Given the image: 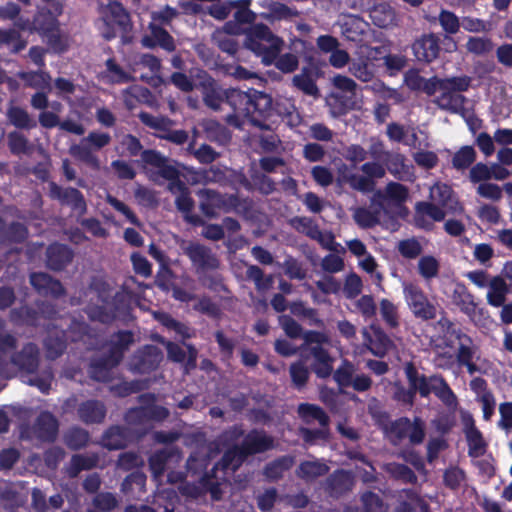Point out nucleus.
I'll use <instances>...</instances> for the list:
<instances>
[{"label": "nucleus", "mask_w": 512, "mask_h": 512, "mask_svg": "<svg viewBox=\"0 0 512 512\" xmlns=\"http://www.w3.org/2000/svg\"><path fill=\"white\" fill-rule=\"evenodd\" d=\"M90 440V434L79 426L70 427L63 435V442L68 449L78 451L85 448Z\"/></svg>", "instance_id": "obj_47"}, {"label": "nucleus", "mask_w": 512, "mask_h": 512, "mask_svg": "<svg viewBox=\"0 0 512 512\" xmlns=\"http://www.w3.org/2000/svg\"><path fill=\"white\" fill-rule=\"evenodd\" d=\"M464 433L468 445V455L473 458L484 455L487 443L483 438L482 432L475 426L472 419L469 424H466Z\"/></svg>", "instance_id": "obj_35"}, {"label": "nucleus", "mask_w": 512, "mask_h": 512, "mask_svg": "<svg viewBox=\"0 0 512 512\" xmlns=\"http://www.w3.org/2000/svg\"><path fill=\"white\" fill-rule=\"evenodd\" d=\"M174 454L175 449L163 448L150 455L148 458L149 470L155 478L161 477L164 474L167 463Z\"/></svg>", "instance_id": "obj_48"}, {"label": "nucleus", "mask_w": 512, "mask_h": 512, "mask_svg": "<svg viewBox=\"0 0 512 512\" xmlns=\"http://www.w3.org/2000/svg\"><path fill=\"white\" fill-rule=\"evenodd\" d=\"M471 81V77L467 75L442 78L440 83V90H448L453 93L460 94L461 92L468 91L471 86Z\"/></svg>", "instance_id": "obj_56"}, {"label": "nucleus", "mask_w": 512, "mask_h": 512, "mask_svg": "<svg viewBox=\"0 0 512 512\" xmlns=\"http://www.w3.org/2000/svg\"><path fill=\"white\" fill-rule=\"evenodd\" d=\"M487 288V303L495 308L503 306L506 302L507 295L512 292L511 287L508 286L504 278L499 275L490 278V283Z\"/></svg>", "instance_id": "obj_32"}, {"label": "nucleus", "mask_w": 512, "mask_h": 512, "mask_svg": "<svg viewBox=\"0 0 512 512\" xmlns=\"http://www.w3.org/2000/svg\"><path fill=\"white\" fill-rule=\"evenodd\" d=\"M438 21L447 35H455L460 30L461 22L458 16L450 10L441 9L438 15Z\"/></svg>", "instance_id": "obj_59"}, {"label": "nucleus", "mask_w": 512, "mask_h": 512, "mask_svg": "<svg viewBox=\"0 0 512 512\" xmlns=\"http://www.w3.org/2000/svg\"><path fill=\"white\" fill-rule=\"evenodd\" d=\"M246 460L247 457L242 455L238 444H236L223 453L221 459L213 467L212 472L221 469L225 474L228 472L234 473Z\"/></svg>", "instance_id": "obj_36"}, {"label": "nucleus", "mask_w": 512, "mask_h": 512, "mask_svg": "<svg viewBox=\"0 0 512 512\" xmlns=\"http://www.w3.org/2000/svg\"><path fill=\"white\" fill-rule=\"evenodd\" d=\"M342 180L350 185L353 189L361 192H370L374 189L375 182L365 175H357L352 172H343Z\"/></svg>", "instance_id": "obj_57"}, {"label": "nucleus", "mask_w": 512, "mask_h": 512, "mask_svg": "<svg viewBox=\"0 0 512 512\" xmlns=\"http://www.w3.org/2000/svg\"><path fill=\"white\" fill-rule=\"evenodd\" d=\"M62 9L59 2L53 1L48 6L38 7L32 20L28 17L18 18L15 27L20 31L37 33L42 36L58 28V16L61 15Z\"/></svg>", "instance_id": "obj_3"}, {"label": "nucleus", "mask_w": 512, "mask_h": 512, "mask_svg": "<svg viewBox=\"0 0 512 512\" xmlns=\"http://www.w3.org/2000/svg\"><path fill=\"white\" fill-rule=\"evenodd\" d=\"M107 21H112L119 30L126 32L130 26V14L119 1H109L102 13Z\"/></svg>", "instance_id": "obj_37"}, {"label": "nucleus", "mask_w": 512, "mask_h": 512, "mask_svg": "<svg viewBox=\"0 0 512 512\" xmlns=\"http://www.w3.org/2000/svg\"><path fill=\"white\" fill-rule=\"evenodd\" d=\"M239 450L247 459L265 453L275 447L274 438L263 429H251L238 444Z\"/></svg>", "instance_id": "obj_11"}, {"label": "nucleus", "mask_w": 512, "mask_h": 512, "mask_svg": "<svg viewBox=\"0 0 512 512\" xmlns=\"http://www.w3.org/2000/svg\"><path fill=\"white\" fill-rule=\"evenodd\" d=\"M354 479L350 472L344 469H337L325 480L324 490L328 496L339 499L352 490Z\"/></svg>", "instance_id": "obj_21"}, {"label": "nucleus", "mask_w": 512, "mask_h": 512, "mask_svg": "<svg viewBox=\"0 0 512 512\" xmlns=\"http://www.w3.org/2000/svg\"><path fill=\"white\" fill-rule=\"evenodd\" d=\"M29 281L33 289L43 297L59 299L66 295V289L60 280L45 272H32Z\"/></svg>", "instance_id": "obj_16"}, {"label": "nucleus", "mask_w": 512, "mask_h": 512, "mask_svg": "<svg viewBox=\"0 0 512 512\" xmlns=\"http://www.w3.org/2000/svg\"><path fill=\"white\" fill-rule=\"evenodd\" d=\"M376 422L393 445L400 444L406 438L412 445H420L425 439V423L418 416L412 421L406 416L390 421L389 414L381 412Z\"/></svg>", "instance_id": "obj_2"}, {"label": "nucleus", "mask_w": 512, "mask_h": 512, "mask_svg": "<svg viewBox=\"0 0 512 512\" xmlns=\"http://www.w3.org/2000/svg\"><path fill=\"white\" fill-rule=\"evenodd\" d=\"M200 198L199 209L208 219H216L220 214L221 193L213 189H200L198 191Z\"/></svg>", "instance_id": "obj_33"}, {"label": "nucleus", "mask_w": 512, "mask_h": 512, "mask_svg": "<svg viewBox=\"0 0 512 512\" xmlns=\"http://www.w3.org/2000/svg\"><path fill=\"white\" fill-rule=\"evenodd\" d=\"M3 46L8 47L11 53L17 54L26 48L27 41L22 38L20 32L16 29L0 28V47Z\"/></svg>", "instance_id": "obj_50"}, {"label": "nucleus", "mask_w": 512, "mask_h": 512, "mask_svg": "<svg viewBox=\"0 0 512 512\" xmlns=\"http://www.w3.org/2000/svg\"><path fill=\"white\" fill-rule=\"evenodd\" d=\"M291 226L310 239L322 242V231L312 218L296 216L290 220Z\"/></svg>", "instance_id": "obj_49"}, {"label": "nucleus", "mask_w": 512, "mask_h": 512, "mask_svg": "<svg viewBox=\"0 0 512 512\" xmlns=\"http://www.w3.org/2000/svg\"><path fill=\"white\" fill-rule=\"evenodd\" d=\"M130 439V428L122 425H112L104 432L102 444L109 450H119L125 448Z\"/></svg>", "instance_id": "obj_30"}, {"label": "nucleus", "mask_w": 512, "mask_h": 512, "mask_svg": "<svg viewBox=\"0 0 512 512\" xmlns=\"http://www.w3.org/2000/svg\"><path fill=\"white\" fill-rule=\"evenodd\" d=\"M34 436L41 442L53 443L59 432L58 419L49 411H42L32 425Z\"/></svg>", "instance_id": "obj_20"}, {"label": "nucleus", "mask_w": 512, "mask_h": 512, "mask_svg": "<svg viewBox=\"0 0 512 512\" xmlns=\"http://www.w3.org/2000/svg\"><path fill=\"white\" fill-rule=\"evenodd\" d=\"M204 79L201 82L203 101L205 105L214 111L220 110L225 104L224 91L218 86L216 81L204 72Z\"/></svg>", "instance_id": "obj_29"}, {"label": "nucleus", "mask_w": 512, "mask_h": 512, "mask_svg": "<svg viewBox=\"0 0 512 512\" xmlns=\"http://www.w3.org/2000/svg\"><path fill=\"white\" fill-rule=\"evenodd\" d=\"M297 413L306 424L317 421L321 427H328L330 422L329 416L324 409L316 404L301 403L298 405Z\"/></svg>", "instance_id": "obj_39"}, {"label": "nucleus", "mask_w": 512, "mask_h": 512, "mask_svg": "<svg viewBox=\"0 0 512 512\" xmlns=\"http://www.w3.org/2000/svg\"><path fill=\"white\" fill-rule=\"evenodd\" d=\"M46 358L56 360L61 357L67 349V342L64 335H49L44 340Z\"/></svg>", "instance_id": "obj_54"}, {"label": "nucleus", "mask_w": 512, "mask_h": 512, "mask_svg": "<svg viewBox=\"0 0 512 512\" xmlns=\"http://www.w3.org/2000/svg\"><path fill=\"white\" fill-rule=\"evenodd\" d=\"M370 17L376 26L384 28L392 21L394 12L389 5L379 4L371 10Z\"/></svg>", "instance_id": "obj_62"}, {"label": "nucleus", "mask_w": 512, "mask_h": 512, "mask_svg": "<svg viewBox=\"0 0 512 512\" xmlns=\"http://www.w3.org/2000/svg\"><path fill=\"white\" fill-rule=\"evenodd\" d=\"M194 205L195 202L191 197L190 190L183 193L182 195L176 196L175 198V206L181 213L184 214L185 220L193 226H203L205 225V220L201 216L192 213Z\"/></svg>", "instance_id": "obj_44"}, {"label": "nucleus", "mask_w": 512, "mask_h": 512, "mask_svg": "<svg viewBox=\"0 0 512 512\" xmlns=\"http://www.w3.org/2000/svg\"><path fill=\"white\" fill-rule=\"evenodd\" d=\"M294 462L295 459L291 455L280 456L265 465L263 474L270 481H278L293 467Z\"/></svg>", "instance_id": "obj_41"}, {"label": "nucleus", "mask_w": 512, "mask_h": 512, "mask_svg": "<svg viewBox=\"0 0 512 512\" xmlns=\"http://www.w3.org/2000/svg\"><path fill=\"white\" fill-rule=\"evenodd\" d=\"M107 415L105 404L97 399L82 401L77 409L79 421L86 425L101 424Z\"/></svg>", "instance_id": "obj_23"}, {"label": "nucleus", "mask_w": 512, "mask_h": 512, "mask_svg": "<svg viewBox=\"0 0 512 512\" xmlns=\"http://www.w3.org/2000/svg\"><path fill=\"white\" fill-rule=\"evenodd\" d=\"M11 364L28 374L37 372L40 363V350L33 342L25 343L21 350L15 351L10 357Z\"/></svg>", "instance_id": "obj_18"}, {"label": "nucleus", "mask_w": 512, "mask_h": 512, "mask_svg": "<svg viewBox=\"0 0 512 512\" xmlns=\"http://www.w3.org/2000/svg\"><path fill=\"white\" fill-rule=\"evenodd\" d=\"M412 51L419 62L429 64L440 54V38L432 32L424 33L414 40Z\"/></svg>", "instance_id": "obj_15"}, {"label": "nucleus", "mask_w": 512, "mask_h": 512, "mask_svg": "<svg viewBox=\"0 0 512 512\" xmlns=\"http://www.w3.org/2000/svg\"><path fill=\"white\" fill-rule=\"evenodd\" d=\"M29 236L27 226L19 221L9 224L0 216V243L4 245L22 244Z\"/></svg>", "instance_id": "obj_28"}, {"label": "nucleus", "mask_w": 512, "mask_h": 512, "mask_svg": "<svg viewBox=\"0 0 512 512\" xmlns=\"http://www.w3.org/2000/svg\"><path fill=\"white\" fill-rule=\"evenodd\" d=\"M211 41L223 53H226L232 58H236L239 51V43L234 37L226 35L225 32H213L211 34Z\"/></svg>", "instance_id": "obj_53"}, {"label": "nucleus", "mask_w": 512, "mask_h": 512, "mask_svg": "<svg viewBox=\"0 0 512 512\" xmlns=\"http://www.w3.org/2000/svg\"><path fill=\"white\" fill-rule=\"evenodd\" d=\"M119 364L120 362H116V358L107 352L91 361L89 365L90 377L98 382H110L112 380V370Z\"/></svg>", "instance_id": "obj_27"}, {"label": "nucleus", "mask_w": 512, "mask_h": 512, "mask_svg": "<svg viewBox=\"0 0 512 512\" xmlns=\"http://www.w3.org/2000/svg\"><path fill=\"white\" fill-rule=\"evenodd\" d=\"M185 254L188 256L197 271H208L219 268L220 262L212 250L200 243H190Z\"/></svg>", "instance_id": "obj_17"}, {"label": "nucleus", "mask_w": 512, "mask_h": 512, "mask_svg": "<svg viewBox=\"0 0 512 512\" xmlns=\"http://www.w3.org/2000/svg\"><path fill=\"white\" fill-rule=\"evenodd\" d=\"M354 372V365L349 360L344 359L341 365L335 371L333 370L332 375L340 388H347L351 386Z\"/></svg>", "instance_id": "obj_55"}, {"label": "nucleus", "mask_w": 512, "mask_h": 512, "mask_svg": "<svg viewBox=\"0 0 512 512\" xmlns=\"http://www.w3.org/2000/svg\"><path fill=\"white\" fill-rule=\"evenodd\" d=\"M385 471L394 480L401 481L405 484H416L418 479L415 472L410 467L402 463H388L385 465Z\"/></svg>", "instance_id": "obj_51"}, {"label": "nucleus", "mask_w": 512, "mask_h": 512, "mask_svg": "<svg viewBox=\"0 0 512 512\" xmlns=\"http://www.w3.org/2000/svg\"><path fill=\"white\" fill-rule=\"evenodd\" d=\"M111 142V136L107 132L91 131L82 138L79 144H73L69 148V154L76 160L85 163L91 168L98 169L100 161L93 150H101Z\"/></svg>", "instance_id": "obj_5"}, {"label": "nucleus", "mask_w": 512, "mask_h": 512, "mask_svg": "<svg viewBox=\"0 0 512 512\" xmlns=\"http://www.w3.org/2000/svg\"><path fill=\"white\" fill-rule=\"evenodd\" d=\"M476 151L473 146L465 145L456 151L452 157V167L458 171H464L476 161Z\"/></svg>", "instance_id": "obj_52"}, {"label": "nucleus", "mask_w": 512, "mask_h": 512, "mask_svg": "<svg viewBox=\"0 0 512 512\" xmlns=\"http://www.w3.org/2000/svg\"><path fill=\"white\" fill-rule=\"evenodd\" d=\"M73 258L74 251L66 244L55 242L46 249V266L52 271L64 270Z\"/></svg>", "instance_id": "obj_22"}, {"label": "nucleus", "mask_w": 512, "mask_h": 512, "mask_svg": "<svg viewBox=\"0 0 512 512\" xmlns=\"http://www.w3.org/2000/svg\"><path fill=\"white\" fill-rule=\"evenodd\" d=\"M438 323L442 327H446V333L459 341L456 359L458 364L468 360H473L475 351L473 349V340L465 334L461 329L456 328L448 318H441Z\"/></svg>", "instance_id": "obj_19"}, {"label": "nucleus", "mask_w": 512, "mask_h": 512, "mask_svg": "<svg viewBox=\"0 0 512 512\" xmlns=\"http://www.w3.org/2000/svg\"><path fill=\"white\" fill-rule=\"evenodd\" d=\"M409 196L408 188L398 182H390L385 188V192L377 191L374 197L382 203L384 213H388V207H402Z\"/></svg>", "instance_id": "obj_24"}, {"label": "nucleus", "mask_w": 512, "mask_h": 512, "mask_svg": "<svg viewBox=\"0 0 512 512\" xmlns=\"http://www.w3.org/2000/svg\"><path fill=\"white\" fill-rule=\"evenodd\" d=\"M452 298L453 303L473 322L482 323L489 317L487 309L475 302L474 295L464 285L454 290Z\"/></svg>", "instance_id": "obj_13"}, {"label": "nucleus", "mask_w": 512, "mask_h": 512, "mask_svg": "<svg viewBox=\"0 0 512 512\" xmlns=\"http://www.w3.org/2000/svg\"><path fill=\"white\" fill-rule=\"evenodd\" d=\"M163 359L162 351L155 345H144L132 357L133 371L140 374H149L155 371Z\"/></svg>", "instance_id": "obj_14"}, {"label": "nucleus", "mask_w": 512, "mask_h": 512, "mask_svg": "<svg viewBox=\"0 0 512 512\" xmlns=\"http://www.w3.org/2000/svg\"><path fill=\"white\" fill-rule=\"evenodd\" d=\"M466 49L477 56L485 55L493 50V42L487 37H469Z\"/></svg>", "instance_id": "obj_63"}, {"label": "nucleus", "mask_w": 512, "mask_h": 512, "mask_svg": "<svg viewBox=\"0 0 512 512\" xmlns=\"http://www.w3.org/2000/svg\"><path fill=\"white\" fill-rule=\"evenodd\" d=\"M142 161L157 168V173L163 179L169 181L167 189L173 195H182L189 191V187L180 179V171L162 153L154 149H146L142 153Z\"/></svg>", "instance_id": "obj_4"}, {"label": "nucleus", "mask_w": 512, "mask_h": 512, "mask_svg": "<svg viewBox=\"0 0 512 512\" xmlns=\"http://www.w3.org/2000/svg\"><path fill=\"white\" fill-rule=\"evenodd\" d=\"M134 343V333L130 330H119L111 340L108 352L116 358V362H121L125 352Z\"/></svg>", "instance_id": "obj_42"}, {"label": "nucleus", "mask_w": 512, "mask_h": 512, "mask_svg": "<svg viewBox=\"0 0 512 512\" xmlns=\"http://www.w3.org/2000/svg\"><path fill=\"white\" fill-rule=\"evenodd\" d=\"M453 189L444 183L435 184L430 190L431 199L442 207H447L452 202Z\"/></svg>", "instance_id": "obj_61"}, {"label": "nucleus", "mask_w": 512, "mask_h": 512, "mask_svg": "<svg viewBox=\"0 0 512 512\" xmlns=\"http://www.w3.org/2000/svg\"><path fill=\"white\" fill-rule=\"evenodd\" d=\"M289 373L295 388L302 389L306 386L309 380V370L301 361L292 363L289 368Z\"/></svg>", "instance_id": "obj_64"}, {"label": "nucleus", "mask_w": 512, "mask_h": 512, "mask_svg": "<svg viewBox=\"0 0 512 512\" xmlns=\"http://www.w3.org/2000/svg\"><path fill=\"white\" fill-rule=\"evenodd\" d=\"M382 212H384L382 203L373 196L368 208L358 207L354 210L353 219L360 228L370 229L380 223Z\"/></svg>", "instance_id": "obj_26"}, {"label": "nucleus", "mask_w": 512, "mask_h": 512, "mask_svg": "<svg viewBox=\"0 0 512 512\" xmlns=\"http://www.w3.org/2000/svg\"><path fill=\"white\" fill-rule=\"evenodd\" d=\"M272 117L270 119V126L277 123L279 119L287 120L288 123L292 124L293 118L296 114V107L294 103L287 98H272ZM298 117V115H296Z\"/></svg>", "instance_id": "obj_38"}, {"label": "nucleus", "mask_w": 512, "mask_h": 512, "mask_svg": "<svg viewBox=\"0 0 512 512\" xmlns=\"http://www.w3.org/2000/svg\"><path fill=\"white\" fill-rule=\"evenodd\" d=\"M406 303L414 317L422 321H429L436 318L437 308L428 299L422 288L416 284L409 283L403 288Z\"/></svg>", "instance_id": "obj_7"}, {"label": "nucleus", "mask_w": 512, "mask_h": 512, "mask_svg": "<svg viewBox=\"0 0 512 512\" xmlns=\"http://www.w3.org/2000/svg\"><path fill=\"white\" fill-rule=\"evenodd\" d=\"M150 37L143 38V44L146 47H161L163 50L171 53L176 50L175 40L172 35L162 26L151 23L149 25Z\"/></svg>", "instance_id": "obj_31"}, {"label": "nucleus", "mask_w": 512, "mask_h": 512, "mask_svg": "<svg viewBox=\"0 0 512 512\" xmlns=\"http://www.w3.org/2000/svg\"><path fill=\"white\" fill-rule=\"evenodd\" d=\"M329 472V466L320 461H303L299 464L296 474L299 478L306 482L326 475Z\"/></svg>", "instance_id": "obj_45"}, {"label": "nucleus", "mask_w": 512, "mask_h": 512, "mask_svg": "<svg viewBox=\"0 0 512 512\" xmlns=\"http://www.w3.org/2000/svg\"><path fill=\"white\" fill-rule=\"evenodd\" d=\"M7 145L11 154L19 156L29 151V140L19 131H11L7 135Z\"/></svg>", "instance_id": "obj_58"}, {"label": "nucleus", "mask_w": 512, "mask_h": 512, "mask_svg": "<svg viewBox=\"0 0 512 512\" xmlns=\"http://www.w3.org/2000/svg\"><path fill=\"white\" fill-rule=\"evenodd\" d=\"M48 195L52 200L58 201L62 206H69L74 211L85 213L87 204L83 193L74 187H66L58 185L51 181L48 185Z\"/></svg>", "instance_id": "obj_12"}, {"label": "nucleus", "mask_w": 512, "mask_h": 512, "mask_svg": "<svg viewBox=\"0 0 512 512\" xmlns=\"http://www.w3.org/2000/svg\"><path fill=\"white\" fill-rule=\"evenodd\" d=\"M99 457L97 454H74L66 468L69 478H76L81 471L91 470L98 465Z\"/></svg>", "instance_id": "obj_43"}, {"label": "nucleus", "mask_w": 512, "mask_h": 512, "mask_svg": "<svg viewBox=\"0 0 512 512\" xmlns=\"http://www.w3.org/2000/svg\"><path fill=\"white\" fill-rule=\"evenodd\" d=\"M138 118L142 124L159 131L156 137L167 140L176 145H183L188 140V133L185 130H172L174 122L167 116L159 115L154 116L149 112L141 111L138 114Z\"/></svg>", "instance_id": "obj_6"}, {"label": "nucleus", "mask_w": 512, "mask_h": 512, "mask_svg": "<svg viewBox=\"0 0 512 512\" xmlns=\"http://www.w3.org/2000/svg\"><path fill=\"white\" fill-rule=\"evenodd\" d=\"M245 35L244 47L261 58L265 66H271L285 46L283 38L273 33L264 23L253 24Z\"/></svg>", "instance_id": "obj_1"}, {"label": "nucleus", "mask_w": 512, "mask_h": 512, "mask_svg": "<svg viewBox=\"0 0 512 512\" xmlns=\"http://www.w3.org/2000/svg\"><path fill=\"white\" fill-rule=\"evenodd\" d=\"M252 89L250 88L248 91L235 88L224 90L225 104L232 110V113L228 114L226 118L230 125L240 126L244 120H247L249 105L252 101Z\"/></svg>", "instance_id": "obj_10"}, {"label": "nucleus", "mask_w": 512, "mask_h": 512, "mask_svg": "<svg viewBox=\"0 0 512 512\" xmlns=\"http://www.w3.org/2000/svg\"><path fill=\"white\" fill-rule=\"evenodd\" d=\"M371 334L365 331L369 350L378 357H383L392 347L389 336L378 326L371 325Z\"/></svg>", "instance_id": "obj_34"}, {"label": "nucleus", "mask_w": 512, "mask_h": 512, "mask_svg": "<svg viewBox=\"0 0 512 512\" xmlns=\"http://www.w3.org/2000/svg\"><path fill=\"white\" fill-rule=\"evenodd\" d=\"M440 95L435 99V103L441 110L451 113H459L464 109L466 97L462 94L453 93L448 90H440Z\"/></svg>", "instance_id": "obj_46"}, {"label": "nucleus", "mask_w": 512, "mask_h": 512, "mask_svg": "<svg viewBox=\"0 0 512 512\" xmlns=\"http://www.w3.org/2000/svg\"><path fill=\"white\" fill-rule=\"evenodd\" d=\"M7 120L11 125L20 130H31L37 127V121L31 117L26 109L11 105L6 111Z\"/></svg>", "instance_id": "obj_40"}, {"label": "nucleus", "mask_w": 512, "mask_h": 512, "mask_svg": "<svg viewBox=\"0 0 512 512\" xmlns=\"http://www.w3.org/2000/svg\"><path fill=\"white\" fill-rule=\"evenodd\" d=\"M419 393L422 398H427L433 393L445 405L451 406L457 402V397L445 378L440 374H433L427 377L422 374L420 382L416 387V394Z\"/></svg>", "instance_id": "obj_8"}, {"label": "nucleus", "mask_w": 512, "mask_h": 512, "mask_svg": "<svg viewBox=\"0 0 512 512\" xmlns=\"http://www.w3.org/2000/svg\"><path fill=\"white\" fill-rule=\"evenodd\" d=\"M309 354L312 357L311 371L320 379H327L333 373L334 358L323 346H311Z\"/></svg>", "instance_id": "obj_25"}, {"label": "nucleus", "mask_w": 512, "mask_h": 512, "mask_svg": "<svg viewBox=\"0 0 512 512\" xmlns=\"http://www.w3.org/2000/svg\"><path fill=\"white\" fill-rule=\"evenodd\" d=\"M251 105H249V115L247 121L261 130H271L269 124L272 117V97L271 95L252 89Z\"/></svg>", "instance_id": "obj_9"}, {"label": "nucleus", "mask_w": 512, "mask_h": 512, "mask_svg": "<svg viewBox=\"0 0 512 512\" xmlns=\"http://www.w3.org/2000/svg\"><path fill=\"white\" fill-rule=\"evenodd\" d=\"M439 269L440 264L434 256L425 255L418 261V272L424 279L430 280L437 277Z\"/></svg>", "instance_id": "obj_60"}]
</instances>
